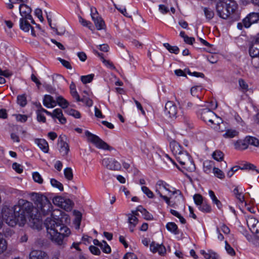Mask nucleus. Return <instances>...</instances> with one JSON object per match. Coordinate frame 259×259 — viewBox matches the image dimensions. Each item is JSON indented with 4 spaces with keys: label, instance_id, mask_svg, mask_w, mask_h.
I'll use <instances>...</instances> for the list:
<instances>
[{
    "label": "nucleus",
    "instance_id": "50",
    "mask_svg": "<svg viewBox=\"0 0 259 259\" xmlns=\"http://www.w3.org/2000/svg\"><path fill=\"white\" fill-rule=\"evenodd\" d=\"M100 248L104 253H109L111 252V248L105 241L102 242Z\"/></svg>",
    "mask_w": 259,
    "mask_h": 259
},
{
    "label": "nucleus",
    "instance_id": "34",
    "mask_svg": "<svg viewBox=\"0 0 259 259\" xmlns=\"http://www.w3.org/2000/svg\"><path fill=\"white\" fill-rule=\"evenodd\" d=\"M203 10L206 19L209 21L213 18L214 13L210 8L204 7Z\"/></svg>",
    "mask_w": 259,
    "mask_h": 259
},
{
    "label": "nucleus",
    "instance_id": "3",
    "mask_svg": "<svg viewBox=\"0 0 259 259\" xmlns=\"http://www.w3.org/2000/svg\"><path fill=\"white\" fill-rule=\"evenodd\" d=\"M155 187L156 192L168 205L173 206L178 202L177 201H175L172 203V202L170 201V199L173 198L172 196L174 195H177L176 198H178V201L183 200V195L180 190H175L171 192L166 187V184L162 181H158L156 184Z\"/></svg>",
    "mask_w": 259,
    "mask_h": 259
},
{
    "label": "nucleus",
    "instance_id": "48",
    "mask_svg": "<svg viewBox=\"0 0 259 259\" xmlns=\"http://www.w3.org/2000/svg\"><path fill=\"white\" fill-rule=\"evenodd\" d=\"M247 17L252 24L256 23L259 20V14L257 13H250Z\"/></svg>",
    "mask_w": 259,
    "mask_h": 259
},
{
    "label": "nucleus",
    "instance_id": "9",
    "mask_svg": "<svg viewBox=\"0 0 259 259\" xmlns=\"http://www.w3.org/2000/svg\"><path fill=\"white\" fill-rule=\"evenodd\" d=\"M201 118L210 126L213 124L214 122H218L220 121V117L218 116L211 110L207 108L201 110Z\"/></svg>",
    "mask_w": 259,
    "mask_h": 259
},
{
    "label": "nucleus",
    "instance_id": "30",
    "mask_svg": "<svg viewBox=\"0 0 259 259\" xmlns=\"http://www.w3.org/2000/svg\"><path fill=\"white\" fill-rule=\"evenodd\" d=\"M166 229L170 232L174 234H178L179 233L177 225L173 222L168 223L166 225Z\"/></svg>",
    "mask_w": 259,
    "mask_h": 259
},
{
    "label": "nucleus",
    "instance_id": "11",
    "mask_svg": "<svg viewBox=\"0 0 259 259\" xmlns=\"http://www.w3.org/2000/svg\"><path fill=\"white\" fill-rule=\"evenodd\" d=\"M95 12H93V8H91V16L94 21L95 25L97 30L104 29L105 28L104 21L101 17H98V14L96 8H94Z\"/></svg>",
    "mask_w": 259,
    "mask_h": 259
},
{
    "label": "nucleus",
    "instance_id": "54",
    "mask_svg": "<svg viewBox=\"0 0 259 259\" xmlns=\"http://www.w3.org/2000/svg\"><path fill=\"white\" fill-rule=\"evenodd\" d=\"M143 192L149 198H153L154 197V194L153 192L147 187L143 186L141 188Z\"/></svg>",
    "mask_w": 259,
    "mask_h": 259
},
{
    "label": "nucleus",
    "instance_id": "29",
    "mask_svg": "<svg viewBox=\"0 0 259 259\" xmlns=\"http://www.w3.org/2000/svg\"><path fill=\"white\" fill-rule=\"evenodd\" d=\"M225 134H223V137L225 138H233L238 135L239 132L235 130L228 129L225 131Z\"/></svg>",
    "mask_w": 259,
    "mask_h": 259
},
{
    "label": "nucleus",
    "instance_id": "24",
    "mask_svg": "<svg viewBox=\"0 0 259 259\" xmlns=\"http://www.w3.org/2000/svg\"><path fill=\"white\" fill-rule=\"evenodd\" d=\"M128 223L129 224V228L131 232H133L134 228L138 223V219L136 216L131 214L128 215Z\"/></svg>",
    "mask_w": 259,
    "mask_h": 259
},
{
    "label": "nucleus",
    "instance_id": "33",
    "mask_svg": "<svg viewBox=\"0 0 259 259\" xmlns=\"http://www.w3.org/2000/svg\"><path fill=\"white\" fill-rule=\"evenodd\" d=\"M56 102L63 109L66 108L69 106L68 102L62 96L58 97Z\"/></svg>",
    "mask_w": 259,
    "mask_h": 259
},
{
    "label": "nucleus",
    "instance_id": "59",
    "mask_svg": "<svg viewBox=\"0 0 259 259\" xmlns=\"http://www.w3.org/2000/svg\"><path fill=\"white\" fill-rule=\"evenodd\" d=\"M251 63L255 68L259 70V55L252 57Z\"/></svg>",
    "mask_w": 259,
    "mask_h": 259
},
{
    "label": "nucleus",
    "instance_id": "7",
    "mask_svg": "<svg viewBox=\"0 0 259 259\" xmlns=\"http://www.w3.org/2000/svg\"><path fill=\"white\" fill-rule=\"evenodd\" d=\"M85 135L88 138V141L93 143L97 148L109 151L113 149L112 147L108 145L98 136L92 134L90 132L85 131Z\"/></svg>",
    "mask_w": 259,
    "mask_h": 259
},
{
    "label": "nucleus",
    "instance_id": "49",
    "mask_svg": "<svg viewBox=\"0 0 259 259\" xmlns=\"http://www.w3.org/2000/svg\"><path fill=\"white\" fill-rule=\"evenodd\" d=\"M94 76V75L93 74L81 76L80 79L83 84H86L91 82L93 80Z\"/></svg>",
    "mask_w": 259,
    "mask_h": 259
},
{
    "label": "nucleus",
    "instance_id": "2",
    "mask_svg": "<svg viewBox=\"0 0 259 259\" xmlns=\"http://www.w3.org/2000/svg\"><path fill=\"white\" fill-rule=\"evenodd\" d=\"M21 212L26 221V215L29 218V224L31 227L39 229L40 226V216L37 209L34 207L32 203L21 200L19 201Z\"/></svg>",
    "mask_w": 259,
    "mask_h": 259
},
{
    "label": "nucleus",
    "instance_id": "23",
    "mask_svg": "<svg viewBox=\"0 0 259 259\" xmlns=\"http://www.w3.org/2000/svg\"><path fill=\"white\" fill-rule=\"evenodd\" d=\"M177 160L179 162L183 165L186 162L189 160L191 158V156L189 155V154L186 152L184 151L182 152L181 154L177 155L176 157Z\"/></svg>",
    "mask_w": 259,
    "mask_h": 259
},
{
    "label": "nucleus",
    "instance_id": "27",
    "mask_svg": "<svg viewBox=\"0 0 259 259\" xmlns=\"http://www.w3.org/2000/svg\"><path fill=\"white\" fill-rule=\"evenodd\" d=\"M36 143L38 146L45 153H47L49 151V145L47 142L44 139H38L36 140Z\"/></svg>",
    "mask_w": 259,
    "mask_h": 259
},
{
    "label": "nucleus",
    "instance_id": "13",
    "mask_svg": "<svg viewBox=\"0 0 259 259\" xmlns=\"http://www.w3.org/2000/svg\"><path fill=\"white\" fill-rule=\"evenodd\" d=\"M19 11L21 16V18L29 19L32 23L35 24V22L30 14L31 9L30 7L24 4H21L19 6Z\"/></svg>",
    "mask_w": 259,
    "mask_h": 259
},
{
    "label": "nucleus",
    "instance_id": "15",
    "mask_svg": "<svg viewBox=\"0 0 259 259\" xmlns=\"http://www.w3.org/2000/svg\"><path fill=\"white\" fill-rule=\"evenodd\" d=\"M248 228L252 233L256 232L259 227V221L253 217H248L246 219Z\"/></svg>",
    "mask_w": 259,
    "mask_h": 259
},
{
    "label": "nucleus",
    "instance_id": "19",
    "mask_svg": "<svg viewBox=\"0 0 259 259\" xmlns=\"http://www.w3.org/2000/svg\"><path fill=\"white\" fill-rule=\"evenodd\" d=\"M155 246H157L158 248L157 250V252H158L159 254L161 255H163L166 253V249L165 247L162 244H159L157 243H155L153 242L150 244V250L154 253L155 251Z\"/></svg>",
    "mask_w": 259,
    "mask_h": 259
},
{
    "label": "nucleus",
    "instance_id": "46",
    "mask_svg": "<svg viewBox=\"0 0 259 259\" xmlns=\"http://www.w3.org/2000/svg\"><path fill=\"white\" fill-rule=\"evenodd\" d=\"M199 209L203 212H209L211 211V206L205 202L202 203V204L198 206Z\"/></svg>",
    "mask_w": 259,
    "mask_h": 259
},
{
    "label": "nucleus",
    "instance_id": "36",
    "mask_svg": "<svg viewBox=\"0 0 259 259\" xmlns=\"http://www.w3.org/2000/svg\"><path fill=\"white\" fill-rule=\"evenodd\" d=\"M70 93L72 96L76 99L77 102L80 101L79 95L76 91L75 85L73 82H72L70 85Z\"/></svg>",
    "mask_w": 259,
    "mask_h": 259
},
{
    "label": "nucleus",
    "instance_id": "51",
    "mask_svg": "<svg viewBox=\"0 0 259 259\" xmlns=\"http://www.w3.org/2000/svg\"><path fill=\"white\" fill-rule=\"evenodd\" d=\"M32 178L33 180L38 184L43 183V179L38 172H34L32 173Z\"/></svg>",
    "mask_w": 259,
    "mask_h": 259
},
{
    "label": "nucleus",
    "instance_id": "32",
    "mask_svg": "<svg viewBox=\"0 0 259 259\" xmlns=\"http://www.w3.org/2000/svg\"><path fill=\"white\" fill-rule=\"evenodd\" d=\"M208 194L213 203L215 204L219 209H221L222 206V204L216 197L214 192L212 190H209Z\"/></svg>",
    "mask_w": 259,
    "mask_h": 259
},
{
    "label": "nucleus",
    "instance_id": "62",
    "mask_svg": "<svg viewBox=\"0 0 259 259\" xmlns=\"http://www.w3.org/2000/svg\"><path fill=\"white\" fill-rule=\"evenodd\" d=\"M42 112L40 111H36V114H37V120L39 122H46V117L45 116L42 114Z\"/></svg>",
    "mask_w": 259,
    "mask_h": 259
},
{
    "label": "nucleus",
    "instance_id": "53",
    "mask_svg": "<svg viewBox=\"0 0 259 259\" xmlns=\"http://www.w3.org/2000/svg\"><path fill=\"white\" fill-rule=\"evenodd\" d=\"M213 172L215 176H216L219 179H224L225 177V175L223 172L218 168L213 167Z\"/></svg>",
    "mask_w": 259,
    "mask_h": 259
},
{
    "label": "nucleus",
    "instance_id": "26",
    "mask_svg": "<svg viewBox=\"0 0 259 259\" xmlns=\"http://www.w3.org/2000/svg\"><path fill=\"white\" fill-rule=\"evenodd\" d=\"M235 148L237 150H242L248 148L246 137L243 140H238L234 143Z\"/></svg>",
    "mask_w": 259,
    "mask_h": 259
},
{
    "label": "nucleus",
    "instance_id": "25",
    "mask_svg": "<svg viewBox=\"0 0 259 259\" xmlns=\"http://www.w3.org/2000/svg\"><path fill=\"white\" fill-rule=\"evenodd\" d=\"M54 117H56L58 119L62 124H64L66 122V119L63 116V113L61 109L58 108L54 110L53 118Z\"/></svg>",
    "mask_w": 259,
    "mask_h": 259
},
{
    "label": "nucleus",
    "instance_id": "40",
    "mask_svg": "<svg viewBox=\"0 0 259 259\" xmlns=\"http://www.w3.org/2000/svg\"><path fill=\"white\" fill-rule=\"evenodd\" d=\"M50 182L51 185L53 187L58 189L60 191H63V186L60 182L58 181L55 179H51Z\"/></svg>",
    "mask_w": 259,
    "mask_h": 259
},
{
    "label": "nucleus",
    "instance_id": "63",
    "mask_svg": "<svg viewBox=\"0 0 259 259\" xmlns=\"http://www.w3.org/2000/svg\"><path fill=\"white\" fill-rule=\"evenodd\" d=\"M239 84L240 87L244 91H247L248 90V85L246 83V82L242 79H240L239 80Z\"/></svg>",
    "mask_w": 259,
    "mask_h": 259
},
{
    "label": "nucleus",
    "instance_id": "44",
    "mask_svg": "<svg viewBox=\"0 0 259 259\" xmlns=\"http://www.w3.org/2000/svg\"><path fill=\"white\" fill-rule=\"evenodd\" d=\"M17 103L21 107H24L27 104L26 97L25 95L17 96Z\"/></svg>",
    "mask_w": 259,
    "mask_h": 259
},
{
    "label": "nucleus",
    "instance_id": "31",
    "mask_svg": "<svg viewBox=\"0 0 259 259\" xmlns=\"http://www.w3.org/2000/svg\"><path fill=\"white\" fill-rule=\"evenodd\" d=\"M73 204V203L71 200L64 198L61 207L66 210H69L72 208Z\"/></svg>",
    "mask_w": 259,
    "mask_h": 259
},
{
    "label": "nucleus",
    "instance_id": "41",
    "mask_svg": "<svg viewBox=\"0 0 259 259\" xmlns=\"http://www.w3.org/2000/svg\"><path fill=\"white\" fill-rule=\"evenodd\" d=\"M233 194L235 195V197L240 202H243L244 201V197L243 195L242 192L239 191L238 188L236 187L233 190Z\"/></svg>",
    "mask_w": 259,
    "mask_h": 259
},
{
    "label": "nucleus",
    "instance_id": "10",
    "mask_svg": "<svg viewBox=\"0 0 259 259\" xmlns=\"http://www.w3.org/2000/svg\"><path fill=\"white\" fill-rule=\"evenodd\" d=\"M102 164L104 166L110 170H118L121 168L120 164L112 158H104L102 160Z\"/></svg>",
    "mask_w": 259,
    "mask_h": 259
},
{
    "label": "nucleus",
    "instance_id": "18",
    "mask_svg": "<svg viewBox=\"0 0 259 259\" xmlns=\"http://www.w3.org/2000/svg\"><path fill=\"white\" fill-rule=\"evenodd\" d=\"M43 104L47 108H53L56 105V102L51 96L46 95L44 96Z\"/></svg>",
    "mask_w": 259,
    "mask_h": 259
},
{
    "label": "nucleus",
    "instance_id": "45",
    "mask_svg": "<svg viewBox=\"0 0 259 259\" xmlns=\"http://www.w3.org/2000/svg\"><path fill=\"white\" fill-rule=\"evenodd\" d=\"M205 171L209 172L212 168H213L214 163L212 161L206 160L203 163Z\"/></svg>",
    "mask_w": 259,
    "mask_h": 259
},
{
    "label": "nucleus",
    "instance_id": "6",
    "mask_svg": "<svg viewBox=\"0 0 259 259\" xmlns=\"http://www.w3.org/2000/svg\"><path fill=\"white\" fill-rule=\"evenodd\" d=\"M56 234L52 238V242L56 245L64 247L66 244V239L71 234L70 229L64 225L61 224Z\"/></svg>",
    "mask_w": 259,
    "mask_h": 259
},
{
    "label": "nucleus",
    "instance_id": "47",
    "mask_svg": "<svg viewBox=\"0 0 259 259\" xmlns=\"http://www.w3.org/2000/svg\"><path fill=\"white\" fill-rule=\"evenodd\" d=\"M66 112L68 115L72 116L76 118H80L81 116L79 111L73 109H68L66 110Z\"/></svg>",
    "mask_w": 259,
    "mask_h": 259
},
{
    "label": "nucleus",
    "instance_id": "58",
    "mask_svg": "<svg viewBox=\"0 0 259 259\" xmlns=\"http://www.w3.org/2000/svg\"><path fill=\"white\" fill-rule=\"evenodd\" d=\"M15 116L17 120L21 122L26 121L28 118L27 116L26 115L16 114Z\"/></svg>",
    "mask_w": 259,
    "mask_h": 259
},
{
    "label": "nucleus",
    "instance_id": "12",
    "mask_svg": "<svg viewBox=\"0 0 259 259\" xmlns=\"http://www.w3.org/2000/svg\"><path fill=\"white\" fill-rule=\"evenodd\" d=\"M178 108L177 105L172 101H168L165 106V113L170 118L177 117Z\"/></svg>",
    "mask_w": 259,
    "mask_h": 259
},
{
    "label": "nucleus",
    "instance_id": "61",
    "mask_svg": "<svg viewBox=\"0 0 259 259\" xmlns=\"http://www.w3.org/2000/svg\"><path fill=\"white\" fill-rule=\"evenodd\" d=\"M79 22L84 26L88 27L90 29L92 30V28H91V23L90 22L86 21L83 19L82 17H79Z\"/></svg>",
    "mask_w": 259,
    "mask_h": 259
},
{
    "label": "nucleus",
    "instance_id": "56",
    "mask_svg": "<svg viewBox=\"0 0 259 259\" xmlns=\"http://www.w3.org/2000/svg\"><path fill=\"white\" fill-rule=\"evenodd\" d=\"M225 249L228 253H229L231 256H234L235 255L236 253L234 249L228 244L226 241H225Z\"/></svg>",
    "mask_w": 259,
    "mask_h": 259
},
{
    "label": "nucleus",
    "instance_id": "22",
    "mask_svg": "<svg viewBox=\"0 0 259 259\" xmlns=\"http://www.w3.org/2000/svg\"><path fill=\"white\" fill-rule=\"evenodd\" d=\"M211 127L218 132H223L226 130V124L221 118L220 121L218 122H214Z\"/></svg>",
    "mask_w": 259,
    "mask_h": 259
},
{
    "label": "nucleus",
    "instance_id": "21",
    "mask_svg": "<svg viewBox=\"0 0 259 259\" xmlns=\"http://www.w3.org/2000/svg\"><path fill=\"white\" fill-rule=\"evenodd\" d=\"M29 19L20 18V28L23 31L27 32L29 31L32 26L28 22Z\"/></svg>",
    "mask_w": 259,
    "mask_h": 259
},
{
    "label": "nucleus",
    "instance_id": "42",
    "mask_svg": "<svg viewBox=\"0 0 259 259\" xmlns=\"http://www.w3.org/2000/svg\"><path fill=\"white\" fill-rule=\"evenodd\" d=\"M212 156L214 159L218 161H221L223 160L224 154L220 150H216L212 153Z\"/></svg>",
    "mask_w": 259,
    "mask_h": 259
},
{
    "label": "nucleus",
    "instance_id": "28",
    "mask_svg": "<svg viewBox=\"0 0 259 259\" xmlns=\"http://www.w3.org/2000/svg\"><path fill=\"white\" fill-rule=\"evenodd\" d=\"M73 212L75 216L74 220V224L76 225L75 228L76 229H79L81 223L82 214L80 211L77 210H74Z\"/></svg>",
    "mask_w": 259,
    "mask_h": 259
},
{
    "label": "nucleus",
    "instance_id": "55",
    "mask_svg": "<svg viewBox=\"0 0 259 259\" xmlns=\"http://www.w3.org/2000/svg\"><path fill=\"white\" fill-rule=\"evenodd\" d=\"M63 200H64V197L61 196H56L53 198V202L55 205L61 207Z\"/></svg>",
    "mask_w": 259,
    "mask_h": 259
},
{
    "label": "nucleus",
    "instance_id": "43",
    "mask_svg": "<svg viewBox=\"0 0 259 259\" xmlns=\"http://www.w3.org/2000/svg\"><path fill=\"white\" fill-rule=\"evenodd\" d=\"M64 176L66 179L71 181L73 179V175L71 168L66 167L64 170Z\"/></svg>",
    "mask_w": 259,
    "mask_h": 259
},
{
    "label": "nucleus",
    "instance_id": "57",
    "mask_svg": "<svg viewBox=\"0 0 259 259\" xmlns=\"http://www.w3.org/2000/svg\"><path fill=\"white\" fill-rule=\"evenodd\" d=\"M13 168L18 173L21 174L23 172V167L16 162H15L12 165Z\"/></svg>",
    "mask_w": 259,
    "mask_h": 259
},
{
    "label": "nucleus",
    "instance_id": "64",
    "mask_svg": "<svg viewBox=\"0 0 259 259\" xmlns=\"http://www.w3.org/2000/svg\"><path fill=\"white\" fill-rule=\"evenodd\" d=\"M123 259H138V257L134 253L127 252L125 254Z\"/></svg>",
    "mask_w": 259,
    "mask_h": 259
},
{
    "label": "nucleus",
    "instance_id": "8",
    "mask_svg": "<svg viewBox=\"0 0 259 259\" xmlns=\"http://www.w3.org/2000/svg\"><path fill=\"white\" fill-rule=\"evenodd\" d=\"M49 238L52 241L57 231H58L61 224L52 217L47 218L44 223Z\"/></svg>",
    "mask_w": 259,
    "mask_h": 259
},
{
    "label": "nucleus",
    "instance_id": "16",
    "mask_svg": "<svg viewBox=\"0 0 259 259\" xmlns=\"http://www.w3.org/2000/svg\"><path fill=\"white\" fill-rule=\"evenodd\" d=\"M29 259H49L47 254L40 250H32L29 253Z\"/></svg>",
    "mask_w": 259,
    "mask_h": 259
},
{
    "label": "nucleus",
    "instance_id": "35",
    "mask_svg": "<svg viewBox=\"0 0 259 259\" xmlns=\"http://www.w3.org/2000/svg\"><path fill=\"white\" fill-rule=\"evenodd\" d=\"M183 165V168L189 171H194L195 169V166L191 158L186 162Z\"/></svg>",
    "mask_w": 259,
    "mask_h": 259
},
{
    "label": "nucleus",
    "instance_id": "17",
    "mask_svg": "<svg viewBox=\"0 0 259 259\" xmlns=\"http://www.w3.org/2000/svg\"><path fill=\"white\" fill-rule=\"evenodd\" d=\"M170 147L171 148V151L176 156V157H177V155H179L185 151L182 150V147L181 146L175 141L170 142Z\"/></svg>",
    "mask_w": 259,
    "mask_h": 259
},
{
    "label": "nucleus",
    "instance_id": "14",
    "mask_svg": "<svg viewBox=\"0 0 259 259\" xmlns=\"http://www.w3.org/2000/svg\"><path fill=\"white\" fill-rule=\"evenodd\" d=\"M249 53L252 58L259 55V35L252 41Z\"/></svg>",
    "mask_w": 259,
    "mask_h": 259
},
{
    "label": "nucleus",
    "instance_id": "37",
    "mask_svg": "<svg viewBox=\"0 0 259 259\" xmlns=\"http://www.w3.org/2000/svg\"><path fill=\"white\" fill-rule=\"evenodd\" d=\"M246 141H247L248 145H251L255 147L259 146V140L255 137L247 136L246 137Z\"/></svg>",
    "mask_w": 259,
    "mask_h": 259
},
{
    "label": "nucleus",
    "instance_id": "5",
    "mask_svg": "<svg viewBox=\"0 0 259 259\" xmlns=\"http://www.w3.org/2000/svg\"><path fill=\"white\" fill-rule=\"evenodd\" d=\"M32 196L39 214L41 213L43 215H46L51 212L52 205L46 196L41 194L33 193Z\"/></svg>",
    "mask_w": 259,
    "mask_h": 259
},
{
    "label": "nucleus",
    "instance_id": "52",
    "mask_svg": "<svg viewBox=\"0 0 259 259\" xmlns=\"http://www.w3.org/2000/svg\"><path fill=\"white\" fill-rule=\"evenodd\" d=\"M195 204L198 206L202 204L203 202V197L199 194H196L193 196Z\"/></svg>",
    "mask_w": 259,
    "mask_h": 259
},
{
    "label": "nucleus",
    "instance_id": "39",
    "mask_svg": "<svg viewBox=\"0 0 259 259\" xmlns=\"http://www.w3.org/2000/svg\"><path fill=\"white\" fill-rule=\"evenodd\" d=\"M163 46L171 53L178 54L179 52V49L177 46H172L168 43H164Z\"/></svg>",
    "mask_w": 259,
    "mask_h": 259
},
{
    "label": "nucleus",
    "instance_id": "4",
    "mask_svg": "<svg viewBox=\"0 0 259 259\" xmlns=\"http://www.w3.org/2000/svg\"><path fill=\"white\" fill-rule=\"evenodd\" d=\"M237 8V5L233 0H221L216 5L218 15L224 19L228 18L235 12Z\"/></svg>",
    "mask_w": 259,
    "mask_h": 259
},
{
    "label": "nucleus",
    "instance_id": "20",
    "mask_svg": "<svg viewBox=\"0 0 259 259\" xmlns=\"http://www.w3.org/2000/svg\"><path fill=\"white\" fill-rule=\"evenodd\" d=\"M59 143L61 144L60 152L63 156H67L69 151V146L68 143L64 142L62 138H59Z\"/></svg>",
    "mask_w": 259,
    "mask_h": 259
},
{
    "label": "nucleus",
    "instance_id": "1",
    "mask_svg": "<svg viewBox=\"0 0 259 259\" xmlns=\"http://www.w3.org/2000/svg\"><path fill=\"white\" fill-rule=\"evenodd\" d=\"M2 216L4 221L10 226L17 225L24 226L26 223L24 217L21 212L20 205L14 206H4L2 209Z\"/></svg>",
    "mask_w": 259,
    "mask_h": 259
},
{
    "label": "nucleus",
    "instance_id": "60",
    "mask_svg": "<svg viewBox=\"0 0 259 259\" xmlns=\"http://www.w3.org/2000/svg\"><path fill=\"white\" fill-rule=\"evenodd\" d=\"M58 60L61 63V64L67 69H72V67H71L70 63L68 61H67L65 60H64L63 59H61L60 58H59Z\"/></svg>",
    "mask_w": 259,
    "mask_h": 259
},
{
    "label": "nucleus",
    "instance_id": "38",
    "mask_svg": "<svg viewBox=\"0 0 259 259\" xmlns=\"http://www.w3.org/2000/svg\"><path fill=\"white\" fill-rule=\"evenodd\" d=\"M7 249V242L0 233V254L4 252Z\"/></svg>",
    "mask_w": 259,
    "mask_h": 259
}]
</instances>
